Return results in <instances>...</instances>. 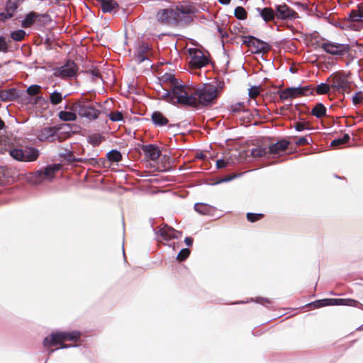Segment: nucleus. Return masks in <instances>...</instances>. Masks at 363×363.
<instances>
[{
  "mask_svg": "<svg viewBox=\"0 0 363 363\" xmlns=\"http://www.w3.org/2000/svg\"><path fill=\"white\" fill-rule=\"evenodd\" d=\"M60 168V164L48 165L44 169L37 172L35 174L40 182L45 179L51 180L55 177V173L59 171Z\"/></svg>",
  "mask_w": 363,
  "mask_h": 363,
  "instance_id": "2eb2a0df",
  "label": "nucleus"
},
{
  "mask_svg": "<svg viewBox=\"0 0 363 363\" xmlns=\"http://www.w3.org/2000/svg\"><path fill=\"white\" fill-rule=\"evenodd\" d=\"M108 118L112 121H121L123 119V113L121 111H112L109 113Z\"/></svg>",
  "mask_w": 363,
  "mask_h": 363,
  "instance_id": "a19ab883",
  "label": "nucleus"
},
{
  "mask_svg": "<svg viewBox=\"0 0 363 363\" xmlns=\"http://www.w3.org/2000/svg\"><path fill=\"white\" fill-rule=\"evenodd\" d=\"M319 47L326 53L339 57L344 56L350 50V45L347 44H341L329 40L323 42Z\"/></svg>",
  "mask_w": 363,
  "mask_h": 363,
  "instance_id": "6e6552de",
  "label": "nucleus"
},
{
  "mask_svg": "<svg viewBox=\"0 0 363 363\" xmlns=\"http://www.w3.org/2000/svg\"><path fill=\"white\" fill-rule=\"evenodd\" d=\"M40 17L48 18L49 16L47 14L40 15L34 11H31L26 15L25 19L22 22V25L24 28L30 27Z\"/></svg>",
  "mask_w": 363,
  "mask_h": 363,
  "instance_id": "4be33fe9",
  "label": "nucleus"
},
{
  "mask_svg": "<svg viewBox=\"0 0 363 363\" xmlns=\"http://www.w3.org/2000/svg\"><path fill=\"white\" fill-rule=\"evenodd\" d=\"M91 74L94 77H99L101 75H100V72L99 70H92L91 71Z\"/></svg>",
  "mask_w": 363,
  "mask_h": 363,
  "instance_id": "864d4df0",
  "label": "nucleus"
},
{
  "mask_svg": "<svg viewBox=\"0 0 363 363\" xmlns=\"http://www.w3.org/2000/svg\"><path fill=\"white\" fill-rule=\"evenodd\" d=\"M264 301H265L267 303H271V302H272L271 301H269V300H268V299H265Z\"/></svg>",
  "mask_w": 363,
  "mask_h": 363,
  "instance_id": "4d7b16f0",
  "label": "nucleus"
},
{
  "mask_svg": "<svg viewBox=\"0 0 363 363\" xmlns=\"http://www.w3.org/2000/svg\"><path fill=\"white\" fill-rule=\"evenodd\" d=\"M194 209L196 211L200 213L201 214H206L208 210V206L203 203H196L194 206Z\"/></svg>",
  "mask_w": 363,
  "mask_h": 363,
  "instance_id": "a18cd8bd",
  "label": "nucleus"
},
{
  "mask_svg": "<svg viewBox=\"0 0 363 363\" xmlns=\"http://www.w3.org/2000/svg\"><path fill=\"white\" fill-rule=\"evenodd\" d=\"M350 136L349 134L345 133L342 138H337L331 142V146L338 147L345 145L349 142Z\"/></svg>",
  "mask_w": 363,
  "mask_h": 363,
  "instance_id": "c756f323",
  "label": "nucleus"
},
{
  "mask_svg": "<svg viewBox=\"0 0 363 363\" xmlns=\"http://www.w3.org/2000/svg\"><path fill=\"white\" fill-rule=\"evenodd\" d=\"M196 8L191 4L182 3L157 11V20L162 25L177 27L180 24H189L193 21Z\"/></svg>",
  "mask_w": 363,
  "mask_h": 363,
  "instance_id": "f03ea898",
  "label": "nucleus"
},
{
  "mask_svg": "<svg viewBox=\"0 0 363 363\" xmlns=\"http://www.w3.org/2000/svg\"><path fill=\"white\" fill-rule=\"evenodd\" d=\"M26 32L23 30H18L11 32V38L16 41H21L24 39Z\"/></svg>",
  "mask_w": 363,
  "mask_h": 363,
  "instance_id": "f704fd0d",
  "label": "nucleus"
},
{
  "mask_svg": "<svg viewBox=\"0 0 363 363\" xmlns=\"http://www.w3.org/2000/svg\"><path fill=\"white\" fill-rule=\"evenodd\" d=\"M363 101V93L362 91L357 92L352 97V103L354 105H358Z\"/></svg>",
  "mask_w": 363,
  "mask_h": 363,
  "instance_id": "c03bdc74",
  "label": "nucleus"
},
{
  "mask_svg": "<svg viewBox=\"0 0 363 363\" xmlns=\"http://www.w3.org/2000/svg\"><path fill=\"white\" fill-rule=\"evenodd\" d=\"M63 97L60 92L55 91L50 95V101L52 105H57L62 102Z\"/></svg>",
  "mask_w": 363,
  "mask_h": 363,
  "instance_id": "473e14b6",
  "label": "nucleus"
},
{
  "mask_svg": "<svg viewBox=\"0 0 363 363\" xmlns=\"http://www.w3.org/2000/svg\"><path fill=\"white\" fill-rule=\"evenodd\" d=\"M290 145V142L287 140L283 139L268 147V152L270 155H280L286 151Z\"/></svg>",
  "mask_w": 363,
  "mask_h": 363,
  "instance_id": "a211bd4d",
  "label": "nucleus"
},
{
  "mask_svg": "<svg viewBox=\"0 0 363 363\" xmlns=\"http://www.w3.org/2000/svg\"><path fill=\"white\" fill-rule=\"evenodd\" d=\"M80 336L81 333L78 331L54 333L44 339L43 345L45 347L60 345V348H67L72 345L65 344V342H77L80 338Z\"/></svg>",
  "mask_w": 363,
  "mask_h": 363,
  "instance_id": "7ed1b4c3",
  "label": "nucleus"
},
{
  "mask_svg": "<svg viewBox=\"0 0 363 363\" xmlns=\"http://www.w3.org/2000/svg\"><path fill=\"white\" fill-rule=\"evenodd\" d=\"M348 20L358 22L363 21V2L357 5V9H353L348 15Z\"/></svg>",
  "mask_w": 363,
  "mask_h": 363,
  "instance_id": "5701e85b",
  "label": "nucleus"
},
{
  "mask_svg": "<svg viewBox=\"0 0 363 363\" xmlns=\"http://www.w3.org/2000/svg\"><path fill=\"white\" fill-rule=\"evenodd\" d=\"M141 149L145 157L152 161H156L161 155L160 147L153 144L144 145Z\"/></svg>",
  "mask_w": 363,
  "mask_h": 363,
  "instance_id": "f3484780",
  "label": "nucleus"
},
{
  "mask_svg": "<svg viewBox=\"0 0 363 363\" xmlns=\"http://www.w3.org/2000/svg\"><path fill=\"white\" fill-rule=\"evenodd\" d=\"M276 18L280 20H291L298 17V13L286 4L275 6Z\"/></svg>",
  "mask_w": 363,
  "mask_h": 363,
  "instance_id": "ddd939ff",
  "label": "nucleus"
},
{
  "mask_svg": "<svg viewBox=\"0 0 363 363\" xmlns=\"http://www.w3.org/2000/svg\"><path fill=\"white\" fill-rule=\"evenodd\" d=\"M190 252L191 251L189 249L184 248L180 250V252L177 255V259L180 262L184 261L186 259L188 258V257L190 255Z\"/></svg>",
  "mask_w": 363,
  "mask_h": 363,
  "instance_id": "ea45409f",
  "label": "nucleus"
},
{
  "mask_svg": "<svg viewBox=\"0 0 363 363\" xmlns=\"http://www.w3.org/2000/svg\"><path fill=\"white\" fill-rule=\"evenodd\" d=\"M327 82L330 83L333 91L340 94L350 93L352 82L350 81L349 74L344 71H337L333 73L328 79Z\"/></svg>",
  "mask_w": 363,
  "mask_h": 363,
  "instance_id": "20e7f679",
  "label": "nucleus"
},
{
  "mask_svg": "<svg viewBox=\"0 0 363 363\" xmlns=\"http://www.w3.org/2000/svg\"><path fill=\"white\" fill-rule=\"evenodd\" d=\"M150 48L147 43L140 45L136 50L135 59L138 63H141L147 59V52Z\"/></svg>",
  "mask_w": 363,
  "mask_h": 363,
  "instance_id": "412c9836",
  "label": "nucleus"
},
{
  "mask_svg": "<svg viewBox=\"0 0 363 363\" xmlns=\"http://www.w3.org/2000/svg\"><path fill=\"white\" fill-rule=\"evenodd\" d=\"M78 66L72 60H67L65 65L54 69V76L62 79L72 77L76 75Z\"/></svg>",
  "mask_w": 363,
  "mask_h": 363,
  "instance_id": "f8f14e48",
  "label": "nucleus"
},
{
  "mask_svg": "<svg viewBox=\"0 0 363 363\" xmlns=\"http://www.w3.org/2000/svg\"><path fill=\"white\" fill-rule=\"evenodd\" d=\"M256 11L266 23L272 22L276 18L275 11L271 7L257 8Z\"/></svg>",
  "mask_w": 363,
  "mask_h": 363,
  "instance_id": "6ab92c4d",
  "label": "nucleus"
},
{
  "mask_svg": "<svg viewBox=\"0 0 363 363\" xmlns=\"http://www.w3.org/2000/svg\"><path fill=\"white\" fill-rule=\"evenodd\" d=\"M18 7V0H8L6 4V11L13 16V13Z\"/></svg>",
  "mask_w": 363,
  "mask_h": 363,
  "instance_id": "7c9ffc66",
  "label": "nucleus"
},
{
  "mask_svg": "<svg viewBox=\"0 0 363 363\" xmlns=\"http://www.w3.org/2000/svg\"><path fill=\"white\" fill-rule=\"evenodd\" d=\"M60 157H63L67 162L69 163L81 161V160L75 158L73 152L70 151L65 153H60Z\"/></svg>",
  "mask_w": 363,
  "mask_h": 363,
  "instance_id": "c9c22d12",
  "label": "nucleus"
},
{
  "mask_svg": "<svg viewBox=\"0 0 363 363\" xmlns=\"http://www.w3.org/2000/svg\"><path fill=\"white\" fill-rule=\"evenodd\" d=\"M151 119L156 126H164L169 123V120L160 111H154Z\"/></svg>",
  "mask_w": 363,
  "mask_h": 363,
  "instance_id": "b1692460",
  "label": "nucleus"
},
{
  "mask_svg": "<svg viewBox=\"0 0 363 363\" xmlns=\"http://www.w3.org/2000/svg\"><path fill=\"white\" fill-rule=\"evenodd\" d=\"M326 111L325 106L323 104L318 103L311 109V113L318 118H321L326 116Z\"/></svg>",
  "mask_w": 363,
  "mask_h": 363,
  "instance_id": "a878e982",
  "label": "nucleus"
},
{
  "mask_svg": "<svg viewBox=\"0 0 363 363\" xmlns=\"http://www.w3.org/2000/svg\"><path fill=\"white\" fill-rule=\"evenodd\" d=\"M233 162L230 159H221L216 161V167L218 169L224 168L231 165Z\"/></svg>",
  "mask_w": 363,
  "mask_h": 363,
  "instance_id": "58836bf2",
  "label": "nucleus"
},
{
  "mask_svg": "<svg viewBox=\"0 0 363 363\" xmlns=\"http://www.w3.org/2000/svg\"><path fill=\"white\" fill-rule=\"evenodd\" d=\"M53 351H54V350H51L50 351V353L52 352Z\"/></svg>",
  "mask_w": 363,
  "mask_h": 363,
  "instance_id": "13d9d810",
  "label": "nucleus"
},
{
  "mask_svg": "<svg viewBox=\"0 0 363 363\" xmlns=\"http://www.w3.org/2000/svg\"><path fill=\"white\" fill-rule=\"evenodd\" d=\"M296 145L298 146H303L305 145L309 144V141L308 140V137H301L299 138L296 142Z\"/></svg>",
  "mask_w": 363,
  "mask_h": 363,
  "instance_id": "09e8293b",
  "label": "nucleus"
},
{
  "mask_svg": "<svg viewBox=\"0 0 363 363\" xmlns=\"http://www.w3.org/2000/svg\"><path fill=\"white\" fill-rule=\"evenodd\" d=\"M250 155L252 157L259 158L262 157H269V152H268V147L257 146L252 148L250 152Z\"/></svg>",
  "mask_w": 363,
  "mask_h": 363,
  "instance_id": "393cba45",
  "label": "nucleus"
},
{
  "mask_svg": "<svg viewBox=\"0 0 363 363\" xmlns=\"http://www.w3.org/2000/svg\"><path fill=\"white\" fill-rule=\"evenodd\" d=\"M75 111H61L58 113V116L61 121H74L77 119Z\"/></svg>",
  "mask_w": 363,
  "mask_h": 363,
  "instance_id": "bb28decb",
  "label": "nucleus"
},
{
  "mask_svg": "<svg viewBox=\"0 0 363 363\" xmlns=\"http://www.w3.org/2000/svg\"><path fill=\"white\" fill-rule=\"evenodd\" d=\"M184 242L187 246H191L193 244V239L191 237H186L184 240Z\"/></svg>",
  "mask_w": 363,
  "mask_h": 363,
  "instance_id": "603ef678",
  "label": "nucleus"
},
{
  "mask_svg": "<svg viewBox=\"0 0 363 363\" xmlns=\"http://www.w3.org/2000/svg\"><path fill=\"white\" fill-rule=\"evenodd\" d=\"M260 94V87L259 86H252L249 89V96L252 99H255Z\"/></svg>",
  "mask_w": 363,
  "mask_h": 363,
  "instance_id": "49530a36",
  "label": "nucleus"
},
{
  "mask_svg": "<svg viewBox=\"0 0 363 363\" xmlns=\"http://www.w3.org/2000/svg\"><path fill=\"white\" fill-rule=\"evenodd\" d=\"M243 44L251 48L253 53H266L269 51L271 46L252 35L243 37Z\"/></svg>",
  "mask_w": 363,
  "mask_h": 363,
  "instance_id": "1a4fd4ad",
  "label": "nucleus"
},
{
  "mask_svg": "<svg viewBox=\"0 0 363 363\" xmlns=\"http://www.w3.org/2000/svg\"><path fill=\"white\" fill-rule=\"evenodd\" d=\"M219 3L221 4L227 5L230 3L231 0H218Z\"/></svg>",
  "mask_w": 363,
  "mask_h": 363,
  "instance_id": "5fc2aeb1",
  "label": "nucleus"
},
{
  "mask_svg": "<svg viewBox=\"0 0 363 363\" xmlns=\"http://www.w3.org/2000/svg\"><path fill=\"white\" fill-rule=\"evenodd\" d=\"M332 89L330 83H321L318 84L315 89L313 88V91L315 90L316 94L318 95L327 94L329 93L330 90Z\"/></svg>",
  "mask_w": 363,
  "mask_h": 363,
  "instance_id": "cd10ccee",
  "label": "nucleus"
},
{
  "mask_svg": "<svg viewBox=\"0 0 363 363\" xmlns=\"http://www.w3.org/2000/svg\"><path fill=\"white\" fill-rule=\"evenodd\" d=\"M246 108L244 103H236L230 106V111L233 113H239L241 111H245Z\"/></svg>",
  "mask_w": 363,
  "mask_h": 363,
  "instance_id": "e433bc0d",
  "label": "nucleus"
},
{
  "mask_svg": "<svg viewBox=\"0 0 363 363\" xmlns=\"http://www.w3.org/2000/svg\"><path fill=\"white\" fill-rule=\"evenodd\" d=\"M235 177H228V178H226V179H224L223 181L225 182H228V181H230L233 178H234Z\"/></svg>",
  "mask_w": 363,
  "mask_h": 363,
  "instance_id": "6e6d98bb",
  "label": "nucleus"
},
{
  "mask_svg": "<svg viewBox=\"0 0 363 363\" xmlns=\"http://www.w3.org/2000/svg\"><path fill=\"white\" fill-rule=\"evenodd\" d=\"M359 303L354 299L350 298H325L322 300L315 301L310 306H313L314 308H320L326 306H337L343 305L356 307Z\"/></svg>",
  "mask_w": 363,
  "mask_h": 363,
  "instance_id": "9d476101",
  "label": "nucleus"
},
{
  "mask_svg": "<svg viewBox=\"0 0 363 363\" xmlns=\"http://www.w3.org/2000/svg\"><path fill=\"white\" fill-rule=\"evenodd\" d=\"M246 216L248 221L255 223L263 218L264 216L262 213H247Z\"/></svg>",
  "mask_w": 363,
  "mask_h": 363,
  "instance_id": "4c0bfd02",
  "label": "nucleus"
},
{
  "mask_svg": "<svg viewBox=\"0 0 363 363\" xmlns=\"http://www.w3.org/2000/svg\"><path fill=\"white\" fill-rule=\"evenodd\" d=\"M58 128L55 126L52 127H45L40 130L38 134V138L40 141L50 140L54 142L57 138L59 142H62V139L60 136H57Z\"/></svg>",
  "mask_w": 363,
  "mask_h": 363,
  "instance_id": "4468645a",
  "label": "nucleus"
},
{
  "mask_svg": "<svg viewBox=\"0 0 363 363\" xmlns=\"http://www.w3.org/2000/svg\"><path fill=\"white\" fill-rule=\"evenodd\" d=\"M106 157L108 161L112 162H118L122 160L121 153L116 150H112L108 152L106 155Z\"/></svg>",
  "mask_w": 363,
  "mask_h": 363,
  "instance_id": "c85d7f7f",
  "label": "nucleus"
},
{
  "mask_svg": "<svg viewBox=\"0 0 363 363\" xmlns=\"http://www.w3.org/2000/svg\"><path fill=\"white\" fill-rule=\"evenodd\" d=\"M277 94H279L280 99L284 101L289 99H295L313 94V87L311 85L298 87H289L284 90L279 91Z\"/></svg>",
  "mask_w": 363,
  "mask_h": 363,
  "instance_id": "0eeeda50",
  "label": "nucleus"
},
{
  "mask_svg": "<svg viewBox=\"0 0 363 363\" xmlns=\"http://www.w3.org/2000/svg\"><path fill=\"white\" fill-rule=\"evenodd\" d=\"M9 46L4 36H0V52H8Z\"/></svg>",
  "mask_w": 363,
  "mask_h": 363,
  "instance_id": "de8ad7c7",
  "label": "nucleus"
},
{
  "mask_svg": "<svg viewBox=\"0 0 363 363\" xmlns=\"http://www.w3.org/2000/svg\"><path fill=\"white\" fill-rule=\"evenodd\" d=\"M158 234L163 240L169 241L172 239H178L182 236V232L176 230L173 228L164 225L163 227L159 229Z\"/></svg>",
  "mask_w": 363,
  "mask_h": 363,
  "instance_id": "dca6fc26",
  "label": "nucleus"
},
{
  "mask_svg": "<svg viewBox=\"0 0 363 363\" xmlns=\"http://www.w3.org/2000/svg\"><path fill=\"white\" fill-rule=\"evenodd\" d=\"M163 77L164 82L169 83V90H165L161 98L172 104L203 108L216 104L220 96L218 87L211 84L193 87L181 84L172 74Z\"/></svg>",
  "mask_w": 363,
  "mask_h": 363,
  "instance_id": "f257e3e1",
  "label": "nucleus"
},
{
  "mask_svg": "<svg viewBox=\"0 0 363 363\" xmlns=\"http://www.w3.org/2000/svg\"><path fill=\"white\" fill-rule=\"evenodd\" d=\"M40 86L39 85H32L27 89V93L30 96H35L40 91Z\"/></svg>",
  "mask_w": 363,
  "mask_h": 363,
  "instance_id": "37998d69",
  "label": "nucleus"
},
{
  "mask_svg": "<svg viewBox=\"0 0 363 363\" xmlns=\"http://www.w3.org/2000/svg\"><path fill=\"white\" fill-rule=\"evenodd\" d=\"M104 138L98 133H94L89 136V142L93 146H99L102 142Z\"/></svg>",
  "mask_w": 363,
  "mask_h": 363,
  "instance_id": "72a5a7b5",
  "label": "nucleus"
},
{
  "mask_svg": "<svg viewBox=\"0 0 363 363\" xmlns=\"http://www.w3.org/2000/svg\"><path fill=\"white\" fill-rule=\"evenodd\" d=\"M18 98V90L16 88L0 90V101H11Z\"/></svg>",
  "mask_w": 363,
  "mask_h": 363,
  "instance_id": "aec40b11",
  "label": "nucleus"
},
{
  "mask_svg": "<svg viewBox=\"0 0 363 363\" xmlns=\"http://www.w3.org/2000/svg\"><path fill=\"white\" fill-rule=\"evenodd\" d=\"M234 15L239 20H245L247 17V13L242 6H237L235 9Z\"/></svg>",
  "mask_w": 363,
  "mask_h": 363,
  "instance_id": "2f4dec72",
  "label": "nucleus"
},
{
  "mask_svg": "<svg viewBox=\"0 0 363 363\" xmlns=\"http://www.w3.org/2000/svg\"><path fill=\"white\" fill-rule=\"evenodd\" d=\"M188 52L190 57L189 64L191 68L200 69L209 63L208 58L201 50L196 48H190Z\"/></svg>",
  "mask_w": 363,
  "mask_h": 363,
  "instance_id": "9b49d317",
  "label": "nucleus"
},
{
  "mask_svg": "<svg viewBox=\"0 0 363 363\" xmlns=\"http://www.w3.org/2000/svg\"><path fill=\"white\" fill-rule=\"evenodd\" d=\"M10 155L18 161L33 162L39 157V151L33 147H26L25 149L13 148L9 150Z\"/></svg>",
  "mask_w": 363,
  "mask_h": 363,
  "instance_id": "423d86ee",
  "label": "nucleus"
},
{
  "mask_svg": "<svg viewBox=\"0 0 363 363\" xmlns=\"http://www.w3.org/2000/svg\"><path fill=\"white\" fill-rule=\"evenodd\" d=\"M70 109L77 112L81 117L86 118L90 121L97 119L101 113V111L93 104L83 101L73 103Z\"/></svg>",
  "mask_w": 363,
  "mask_h": 363,
  "instance_id": "39448f33",
  "label": "nucleus"
},
{
  "mask_svg": "<svg viewBox=\"0 0 363 363\" xmlns=\"http://www.w3.org/2000/svg\"><path fill=\"white\" fill-rule=\"evenodd\" d=\"M294 128L297 131H302L306 129L310 128V124L308 122H296L294 123Z\"/></svg>",
  "mask_w": 363,
  "mask_h": 363,
  "instance_id": "79ce46f5",
  "label": "nucleus"
},
{
  "mask_svg": "<svg viewBox=\"0 0 363 363\" xmlns=\"http://www.w3.org/2000/svg\"><path fill=\"white\" fill-rule=\"evenodd\" d=\"M11 17H13V15L6 11V9L4 11L0 13V21H4L5 20L11 18Z\"/></svg>",
  "mask_w": 363,
  "mask_h": 363,
  "instance_id": "8fccbe9b",
  "label": "nucleus"
},
{
  "mask_svg": "<svg viewBox=\"0 0 363 363\" xmlns=\"http://www.w3.org/2000/svg\"><path fill=\"white\" fill-rule=\"evenodd\" d=\"M218 32L220 34L222 38L228 37V33L226 30H224L223 28L218 27Z\"/></svg>",
  "mask_w": 363,
  "mask_h": 363,
  "instance_id": "3c124183",
  "label": "nucleus"
}]
</instances>
